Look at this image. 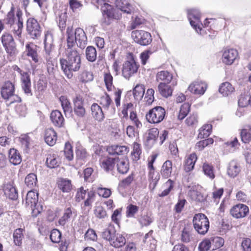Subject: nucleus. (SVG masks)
Masks as SVG:
<instances>
[{
    "label": "nucleus",
    "mask_w": 251,
    "mask_h": 251,
    "mask_svg": "<svg viewBox=\"0 0 251 251\" xmlns=\"http://www.w3.org/2000/svg\"><path fill=\"white\" fill-rule=\"evenodd\" d=\"M66 58H60L59 63L61 70L68 78L73 76V72L79 70L81 65V56L75 49L66 48L65 51Z\"/></svg>",
    "instance_id": "nucleus-1"
},
{
    "label": "nucleus",
    "mask_w": 251,
    "mask_h": 251,
    "mask_svg": "<svg viewBox=\"0 0 251 251\" xmlns=\"http://www.w3.org/2000/svg\"><path fill=\"white\" fill-rule=\"evenodd\" d=\"M67 48L74 49L75 44L80 49H84L87 43V37L83 29L77 28L74 32L72 27H68L66 31Z\"/></svg>",
    "instance_id": "nucleus-2"
},
{
    "label": "nucleus",
    "mask_w": 251,
    "mask_h": 251,
    "mask_svg": "<svg viewBox=\"0 0 251 251\" xmlns=\"http://www.w3.org/2000/svg\"><path fill=\"white\" fill-rule=\"evenodd\" d=\"M15 8L12 6L10 10L8 12L6 18V23L13 25V32L18 38L21 37L23 28L24 20L23 13L20 8H18L15 16Z\"/></svg>",
    "instance_id": "nucleus-3"
},
{
    "label": "nucleus",
    "mask_w": 251,
    "mask_h": 251,
    "mask_svg": "<svg viewBox=\"0 0 251 251\" xmlns=\"http://www.w3.org/2000/svg\"><path fill=\"white\" fill-rule=\"evenodd\" d=\"M38 193L33 190L28 192L25 199V204L26 207L30 208L33 216H37L43 209L42 206H39L38 201Z\"/></svg>",
    "instance_id": "nucleus-4"
},
{
    "label": "nucleus",
    "mask_w": 251,
    "mask_h": 251,
    "mask_svg": "<svg viewBox=\"0 0 251 251\" xmlns=\"http://www.w3.org/2000/svg\"><path fill=\"white\" fill-rule=\"evenodd\" d=\"M12 68L14 71L18 72L20 75L21 86L24 93L27 96H32L33 93L29 74L28 72L23 71L16 65H13Z\"/></svg>",
    "instance_id": "nucleus-5"
},
{
    "label": "nucleus",
    "mask_w": 251,
    "mask_h": 251,
    "mask_svg": "<svg viewBox=\"0 0 251 251\" xmlns=\"http://www.w3.org/2000/svg\"><path fill=\"white\" fill-rule=\"evenodd\" d=\"M193 224L194 229L200 234H205L209 228V220L202 213L195 215L193 219Z\"/></svg>",
    "instance_id": "nucleus-6"
},
{
    "label": "nucleus",
    "mask_w": 251,
    "mask_h": 251,
    "mask_svg": "<svg viewBox=\"0 0 251 251\" xmlns=\"http://www.w3.org/2000/svg\"><path fill=\"white\" fill-rule=\"evenodd\" d=\"M100 9L102 15V23L106 25H109L113 20H118L120 18V15L116 12V10L107 3H104Z\"/></svg>",
    "instance_id": "nucleus-7"
},
{
    "label": "nucleus",
    "mask_w": 251,
    "mask_h": 251,
    "mask_svg": "<svg viewBox=\"0 0 251 251\" xmlns=\"http://www.w3.org/2000/svg\"><path fill=\"white\" fill-rule=\"evenodd\" d=\"M187 15L191 25L199 34L203 35L204 32L201 26L202 24L201 23V13L199 10L196 8L189 9Z\"/></svg>",
    "instance_id": "nucleus-8"
},
{
    "label": "nucleus",
    "mask_w": 251,
    "mask_h": 251,
    "mask_svg": "<svg viewBox=\"0 0 251 251\" xmlns=\"http://www.w3.org/2000/svg\"><path fill=\"white\" fill-rule=\"evenodd\" d=\"M139 64L133 57L126 61L123 64L122 75L126 79L129 78L137 74L139 68Z\"/></svg>",
    "instance_id": "nucleus-9"
},
{
    "label": "nucleus",
    "mask_w": 251,
    "mask_h": 251,
    "mask_svg": "<svg viewBox=\"0 0 251 251\" xmlns=\"http://www.w3.org/2000/svg\"><path fill=\"white\" fill-rule=\"evenodd\" d=\"M165 110L161 106H156L147 113V120L150 123L158 124L163 120L165 115Z\"/></svg>",
    "instance_id": "nucleus-10"
},
{
    "label": "nucleus",
    "mask_w": 251,
    "mask_h": 251,
    "mask_svg": "<svg viewBox=\"0 0 251 251\" xmlns=\"http://www.w3.org/2000/svg\"><path fill=\"white\" fill-rule=\"evenodd\" d=\"M27 34L33 39H38L41 34V27L37 21L33 18L27 19L26 24Z\"/></svg>",
    "instance_id": "nucleus-11"
},
{
    "label": "nucleus",
    "mask_w": 251,
    "mask_h": 251,
    "mask_svg": "<svg viewBox=\"0 0 251 251\" xmlns=\"http://www.w3.org/2000/svg\"><path fill=\"white\" fill-rule=\"evenodd\" d=\"M131 36L136 43L142 46L148 45L152 41L150 33L144 30H136L133 31Z\"/></svg>",
    "instance_id": "nucleus-12"
},
{
    "label": "nucleus",
    "mask_w": 251,
    "mask_h": 251,
    "mask_svg": "<svg viewBox=\"0 0 251 251\" xmlns=\"http://www.w3.org/2000/svg\"><path fill=\"white\" fill-rule=\"evenodd\" d=\"M1 43L7 53L11 55L15 53L16 48L12 35L7 33L3 34L1 37Z\"/></svg>",
    "instance_id": "nucleus-13"
},
{
    "label": "nucleus",
    "mask_w": 251,
    "mask_h": 251,
    "mask_svg": "<svg viewBox=\"0 0 251 251\" xmlns=\"http://www.w3.org/2000/svg\"><path fill=\"white\" fill-rule=\"evenodd\" d=\"M74 112L75 115L79 118L85 116L86 110L84 107V100L80 96H77L73 99Z\"/></svg>",
    "instance_id": "nucleus-14"
},
{
    "label": "nucleus",
    "mask_w": 251,
    "mask_h": 251,
    "mask_svg": "<svg viewBox=\"0 0 251 251\" xmlns=\"http://www.w3.org/2000/svg\"><path fill=\"white\" fill-rule=\"evenodd\" d=\"M177 85L176 80H173L171 85L166 82H160L158 85L159 94L164 98H168L172 95L174 88Z\"/></svg>",
    "instance_id": "nucleus-15"
},
{
    "label": "nucleus",
    "mask_w": 251,
    "mask_h": 251,
    "mask_svg": "<svg viewBox=\"0 0 251 251\" xmlns=\"http://www.w3.org/2000/svg\"><path fill=\"white\" fill-rule=\"evenodd\" d=\"M249 212V207L244 204H236L230 210L231 215L237 219L245 217Z\"/></svg>",
    "instance_id": "nucleus-16"
},
{
    "label": "nucleus",
    "mask_w": 251,
    "mask_h": 251,
    "mask_svg": "<svg viewBox=\"0 0 251 251\" xmlns=\"http://www.w3.org/2000/svg\"><path fill=\"white\" fill-rule=\"evenodd\" d=\"M238 56L236 50L234 49H226L223 52L222 61L226 65H231Z\"/></svg>",
    "instance_id": "nucleus-17"
},
{
    "label": "nucleus",
    "mask_w": 251,
    "mask_h": 251,
    "mask_svg": "<svg viewBox=\"0 0 251 251\" xmlns=\"http://www.w3.org/2000/svg\"><path fill=\"white\" fill-rule=\"evenodd\" d=\"M39 47L33 43H28L25 45V52L26 55L30 57L35 63H39L40 57L38 53Z\"/></svg>",
    "instance_id": "nucleus-18"
},
{
    "label": "nucleus",
    "mask_w": 251,
    "mask_h": 251,
    "mask_svg": "<svg viewBox=\"0 0 251 251\" xmlns=\"http://www.w3.org/2000/svg\"><path fill=\"white\" fill-rule=\"evenodd\" d=\"M207 88L206 83L201 81H195L189 86L188 90L195 95H203Z\"/></svg>",
    "instance_id": "nucleus-19"
},
{
    "label": "nucleus",
    "mask_w": 251,
    "mask_h": 251,
    "mask_svg": "<svg viewBox=\"0 0 251 251\" xmlns=\"http://www.w3.org/2000/svg\"><path fill=\"white\" fill-rule=\"evenodd\" d=\"M14 85L9 81L5 82L1 88V97L5 100H9L10 98L14 96Z\"/></svg>",
    "instance_id": "nucleus-20"
},
{
    "label": "nucleus",
    "mask_w": 251,
    "mask_h": 251,
    "mask_svg": "<svg viewBox=\"0 0 251 251\" xmlns=\"http://www.w3.org/2000/svg\"><path fill=\"white\" fill-rule=\"evenodd\" d=\"M75 213V209L71 206L65 208L63 211L62 216L58 220V224L60 226H64L71 220Z\"/></svg>",
    "instance_id": "nucleus-21"
},
{
    "label": "nucleus",
    "mask_w": 251,
    "mask_h": 251,
    "mask_svg": "<svg viewBox=\"0 0 251 251\" xmlns=\"http://www.w3.org/2000/svg\"><path fill=\"white\" fill-rule=\"evenodd\" d=\"M50 119L52 124L58 127H63L65 120L62 113L58 110H53L50 115Z\"/></svg>",
    "instance_id": "nucleus-22"
},
{
    "label": "nucleus",
    "mask_w": 251,
    "mask_h": 251,
    "mask_svg": "<svg viewBox=\"0 0 251 251\" xmlns=\"http://www.w3.org/2000/svg\"><path fill=\"white\" fill-rule=\"evenodd\" d=\"M159 135V130L156 128H152L149 129L148 135L147 137L145 145L148 148H151L156 142Z\"/></svg>",
    "instance_id": "nucleus-23"
},
{
    "label": "nucleus",
    "mask_w": 251,
    "mask_h": 251,
    "mask_svg": "<svg viewBox=\"0 0 251 251\" xmlns=\"http://www.w3.org/2000/svg\"><path fill=\"white\" fill-rule=\"evenodd\" d=\"M3 191L5 196L9 199L14 200L18 198V192L15 187L13 186V183L9 182L4 184Z\"/></svg>",
    "instance_id": "nucleus-24"
},
{
    "label": "nucleus",
    "mask_w": 251,
    "mask_h": 251,
    "mask_svg": "<svg viewBox=\"0 0 251 251\" xmlns=\"http://www.w3.org/2000/svg\"><path fill=\"white\" fill-rule=\"evenodd\" d=\"M173 80H176L173 78V75L168 71H158L156 75V80L160 82H166L169 84L173 82Z\"/></svg>",
    "instance_id": "nucleus-25"
},
{
    "label": "nucleus",
    "mask_w": 251,
    "mask_h": 251,
    "mask_svg": "<svg viewBox=\"0 0 251 251\" xmlns=\"http://www.w3.org/2000/svg\"><path fill=\"white\" fill-rule=\"evenodd\" d=\"M92 117L98 122L103 121L105 117L101 107L96 103H94L91 106Z\"/></svg>",
    "instance_id": "nucleus-26"
},
{
    "label": "nucleus",
    "mask_w": 251,
    "mask_h": 251,
    "mask_svg": "<svg viewBox=\"0 0 251 251\" xmlns=\"http://www.w3.org/2000/svg\"><path fill=\"white\" fill-rule=\"evenodd\" d=\"M107 151L108 153L111 155H124L128 152L129 150L128 148L125 146L113 145L108 147Z\"/></svg>",
    "instance_id": "nucleus-27"
},
{
    "label": "nucleus",
    "mask_w": 251,
    "mask_h": 251,
    "mask_svg": "<svg viewBox=\"0 0 251 251\" xmlns=\"http://www.w3.org/2000/svg\"><path fill=\"white\" fill-rule=\"evenodd\" d=\"M45 141L50 146H53L57 140V134L52 128H49L45 132Z\"/></svg>",
    "instance_id": "nucleus-28"
},
{
    "label": "nucleus",
    "mask_w": 251,
    "mask_h": 251,
    "mask_svg": "<svg viewBox=\"0 0 251 251\" xmlns=\"http://www.w3.org/2000/svg\"><path fill=\"white\" fill-rule=\"evenodd\" d=\"M194 239L193 229L189 226H185L181 231L180 240L183 243H188Z\"/></svg>",
    "instance_id": "nucleus-29"
},
{
    "label": "nucleus",
    "mask_w": 251,
    "mask_h": 251,
    "mask_svg": "<svg viewBox=\"0 0 251 251\" xmlns=\"http://www.w3.org/2000/svg\"><path fill=\"white\" fill-rule=\"evenodd\" d=\"M241 171V167L239 163L232 160L228 164L227 170V175L232 178L237 176Z\"/></svg>",
    "instance_id": "nucleus-30"
},
{
    "label": "nucleus",
    "mask_w": 251,
    "mask_h": 251,
    "mask_svg": "<svg viewBox=\"0 0 251 251\" xmlns=\"http://www.w3.org/2000/svg\"><path fill=\"white\" fill-rule=\"evenodd\" d=\"M116 163L117 164V171L121 174H126L129 170V163L126 158H116Z\"/></svg>",
    "instance_id": "nucleus-31"
},
{
    "label": "nucleus",
    "mask_w": 251,
    "mask_h": 251,
    "mask_svg": "<svg viewBox=\"0 0 251 251\" xmlns=\"http://www.w3.org/2000/svg\"><path fill=\"white\" fill-rule=\"evenodd\" d=\"M44 48L46 54L50 55V53L53 48V39L52 34L47 32L45 35L44 41Z\"/></svg>",
    "instance_id": "nucleus-32"
},
{
    "label": "nucleus",
    "mask_w": 251,
    "mask_h": 251,
    "mask_svg": "<svg viewBox=\"0 0 251 251\" xmlns=\"http://www.w3.org/2000/svg\"><path fill=\"white\" fill-rule=\"evenodd\" d=\"M116 158L107 157L103 159L100 162L101 167L106 172L112 171L116 164Z\"/></svg>",
    "instance_id": "nucleus-33"
},
{
    "label": "nucleus",
    "mask_w": 251,
    "mask_h": 251,
    "mask_svg": "<svg viewBox=\"0 0 251 251\" xmlns=\"http://www.w3.org/2000/svg\"><path fill=\"white\" fill-rule=\"evenodd\" d=\"M9 159L11 163L17 165L22 161L21 156L19 151L15 149H11L9 151Z\"/></svg>",
    "instance_id": "nucleus-34"
},
{
    "label": "nucleus",
    "mask_w": 251,
    "mask_h": 251,
    "mask_svg": "<svg viewBox=\"0 0 251 251\" xmlns=\"http://www.w3.org/2000/svg\"><path fill=\"white\" fill-rule=\"evenodd\" d=\"M161 174L165 178H169L172 173V162L171 160H166L162 165L161 169Z\"/></svg>",
    "instance_id": "nucleus-35"
},
{
    "label": "nucleus",
    "mask_w": 251,
    "mask_h": 251,
    "mask_svg": "<svg viewBox=\"0 0 251 251\" xmlns=\"http://www.w3.org/2000/svg\"><path fill=\"white\" fill-rule=\"evenodd\" d=\"M62 108L66 116L70 115L72 113V108L69 100L66 96H61L59 98Z\"/></svg>",
    "instance_id": "nucleus-36"
},
{
    "label": "nucleus",
    "mask_w": 251,
    "mask_h": 251,
    "mask_svg": "<svg viewBox=\"0 0 251 251\" xmlns=\"http://www.w3.org/2000/svg\"><path fill=\"white\" fill-rule=\"evenodd\" d=\"M197 160V156L196 153H193L189 155L186 160L184 164V170L186 172L192 171L194 168L195 164Z\"/></svg>",
    "instance_id": "nucleus-37"
},
{
    "label": "nucleus",
    "mask_w": 251,
    "mask_h": 251,
    "mask_svg": "<svg viewBox=\"0 0 251 251\" xmlns=\"http://www.w3.org/2000/svg\"><path fill=\"white\" fill-rule=\"evenodd\" d=\"M116 234V231L114 226L110 225L107 228L104 229V231L102 232L101 235L104 239L108 241L110 243Z\"/></svg>",
    "instance_id": "nucleus-38"
},
{
    "label": "nucleus",
    "mask_w": 251,
    "mask_h": 251,
    "mask_svg": "<svg viewBox=\"0 0 251 251\" xmlns=\"http://www.w3.org/2000/svg\"><path fill=\"white\" fill-rule=\"evenodd\" d=\"M241 141L244 143H249L251 141V126L247 125L241 130Z\"/></svg>",
    "instance_id": "nucleus-39"
},
{
    "label": "nucleus",
    "mask_w": 251,
    "mask_h": 251,
    "mask_svg": "<svg viewBox=\"0 0 251 251\" xmlns=\"http://www.w3.org/2000/svg\"><path fill=\"white\" fill-rule=\"evenodd\" d=\"M234 87L228 82H223L220 85L219 91L223 96H227L234 91Z\"/></svg>",
    "instance_id": "nucleus-40"
},
{
    "label": "nucleus",
    "mask_w": 251,
    "mask_h": 251,
    "mask_svg": "<svg viewBox=\"0 0 251 251\" xmlns=\"http://www.w3.org/2000/svg\"><path fill=\"white\" fill-rule=\"evenodd\" d=\"M57 183L58 188L64 193L69 192L72 189L71 181L69 179L60 178Z\"/></svg>",
    "instance_id": "nucleus-41"
},
{
    "label": "nucleus",
    "mask_w": 251,
    "mask_h": 251,
    "mask_svg": "<svg viewBox=\"0 0 251 251\" xmlns=\"http://www.w3.org/2000/svg\"><path fill=\"white\" fill-rule=\"evenodd\" d=\"M115 4L118 8L127 14H130L131 5L126 0H116Z\"/></svg>",
    "instance_id": "nucleus-42"
},
{
    "label": "nucleus",
    "mask_w": 251,
    "mask_h": 251,
    "mask_svg": "<svg viewBox=\"0 0 251 251\" xmlns=\"http://www.w3.org/2000/svg\"><path fill=\"white\" fill-rule=\"evenodd\" d=\"M126 243L125 238L122 234L116 233L110 244L115 248H120L124 246Z\"/></svg>",
    "instance_id": "nucleus-43"
},
{
    "label": "nucleus",
    "mask_w": 251,
    "mask_h": 251,
    "mask_svg": "<svg viewBox=\"0 0 251 251\" xmlns=\"http://www.w3.org/2000/svg\"><path fill=\"white\" fill-rule=\"evenodd\" d=\"M25 183L27 187L33 189L37 185V178L34 173L27 175L25 179Z\"/></svg>",
    "instance_id": "nucleus-44"
},
{
    "label": "nucleus",
    "mask_w": 251,
    "mask_h": 251,
    "mask_svg": "<svg viewBox=\"0 0 251 251\" xmlns=\"http://www.w3.org/2000/svg\"><path fill=\"white\" fill-rule=\"evenodd\" d=\"M85 55L87 60L91 62H94L97 59V52L93 46H88L85 50Z\"/></svg>",
    "instance_id": "nucleus-45"
},
{
    "label": "nucleus",
    "mask_w": 251,
    "mask_h": 251,
    "mask_svg": "<svg viewBox=\"0 0 251 251\" xmlns=\"http://www.w3.org/2000/svg\"><path fill=\"white\" fill-rule=\"evenodd\" d=\"M145 94V87L143 84H137L133 90V95L136 100H140Z\"/></svg>",
    "instance_id": "nucleus-46"
},
{
    "label": "nucleus",
    "mask_w": 251,
    "mask_h": 251,
    "mask_svg": "<svg viewBox=\"0 0 251 251\" xmlns=\"http://www.w3.org/2000/svg\"><path fill=\"white\" fill-rule=\"evenodd\" d=\"M212 126L211 124L203 125L199 130L198 138L203 139L207 138L211 133Z\"/></svg>",
    "instance_id": "nucleus-47"
},
{
    "label": "nucleus",
    "mask_w": 251,
    "mask_h": 251,
    "mask_svg": "<svg viewBox=\"0 0 251 251\" xmlns=\"http://www.w3.org/2000/svg\"><path fill=\"white\" fill-rule=\"evenodd\" d=\"M24 229L22 228H17L15 230L13 233L14 242L16 246H20L22 244V240L24 238Z\"/></svg>",
    "instance_id": "nucleus-48"
},
{
    "label": "nucleus",
    "mask_w": 251,
    "mask_h": 251,
    "mask_svg": "<svg viewBox=\"0 0 251 251\" xmlns=\"http://www.w3.org/2000/svg\"><path fill=\"white\" fill-rule=\"evenodd\" d=\"M210 242L211 243V250H215L220 248L224 245V240L220 237L214 236L211 237L210 238Z\"/></svg>",
    "instance_id": "nucleus-49"
},
{
    "label": "nucleus",
    "mask_w": 251,
    "mask_h": 251,
    "mask_svg": "<svg viewBox=\"0 0 251 251\" xmlns=\"http://www.w3.org/2000/svg\"><path fill=\"white\" fill-rule=\"evenodd\" d=\"M202 171L204 175L210 179H213L215 178L214 168L212 165L207 163H204L202 165Z\"/></svg>",
    "instance_id": "nucleus-50"
},
{
    "label": "nucleus",
    "mask_w": 251,
    "mask_h": 251,
    "mask_svg": "<svg viewBox=\"0 0 251 251\" xmlns=\"http://www.w3.org/2000/svg\"><path fill=\"white\" fill-rule=\"evenodd\" d=\"M30 138L27 134L22 135L19 138V141L21 144V146L23 150L27 152L29 147Z\"/></svg>",
    "instance_id": "nucleus-51"
},
{
    "label": "nucleus",
    "mask_w": 251,
    "mask_h": 251,
    "mask_svg": "<svg viewBox=\"0 0 251 251\" xmlns=\"http://www.w3.org/2000/svg\"><path fill=\"white\" fill-rule=\"evenodd\" d=\"M67 19V14L66 12L61 13L56 18L58 25L61 31L64 30L66 27Z\"/></svg>",
    "instance_id": "nucleus-52"
},
{
    "label": "nucleus",
    "mask_w": 251,
    "mask_h": 251,
    "mask_svg": "<svg viewBox=\"0 0 251 251\" xmlns=\"http://www.w3.org/2000/svg\"><path fill=\"white\" fill-rule=\"evenodd\" d=\"M189 195L193 200L198 202H203L206 199L203 194L197 190L190 191Z\"/></svg>",
    "instance_id": "nucleus-53"
},
{
    "label": "nucleus",
    "mask_w": 251,
    "mask_h": 251,
    "mask_svg": "<svg viewBox=\"0 0 251 251\" xmlns=\"http://www.w3.org/2000/svg\"><path fill=\"white\" fill-rule=\"evenodd\" d=\"M80 80L82 82H88L93 80V73L87 70L83 71L79 76Z\"/></svg>",
    "instance_id": "nucleus-54"
},
{
    "label": "nucleus",
    "mask_w": 251,
    "mask_h": 251,
    "mask_svg": "<svg viewBox=\"0 0 251 251\" xmlns=\"http://www.w3.org/2000/svg\"><path fill=\"white\" fill-rule=\"evenodd\" d=\"M134 179V176L132 174L129 175L127 177L124 179L119 184V188L120 189H125L127 188Z\"/></svg>",
    "instance_id": "nucleus-55"
},
{
    "label": "nucleus",
    "mask_w": 251,
    "mask_h": 251,
    "mask_svg": "<svg viewBox=\"0 0 251 251\" xmlns=\"http://www.w3.org/2000/svg\"><path fill=\"white\" fill-rule=\"evenodd\" d=\"M46 163L48 167L50 168H54L59 166V161L54 155H48L46 159Z\"/></svg>",
    "instance_id": "nucleus-56"
},
{
    "label": "nucleus",
    "mask_w": 251,
    "mask_h": 251,
    "mask_svg": "<svg viewBox=\"0 0 251 251\" xmlns=\"http://www.w3.org/2000/svg\"><path fill=\"white\" fill-rule=\"evenodd\" d=\"M61 233L57 229H52L50 233V238L51 241L54 243H59L61 238Z\"/></svg>",
    "instance_id": "nucleus-57"
},
{
    "label": "nucleus",
    "mask_w": 251,
    "mask_h": 251,
    "mask_svg": "<svg viewBox=\"0 0 251 251\" xmlns=\"http://www.w3.org/2000/svg\"><path fill=\"white\" fill-rule=\"evenodd\" d=\"M64 153L66 158L69 160H72L74 158L72 147L69 142L66 143L65 145Z\"/></svg>",
    "instance_id": "nucleus-58"
},
{
    "label": "nucleus",
    "mask_w": 251,
    "mask_h": 251,
    "mask_svg": "<svg viewBox=\"0 0 251 251\" xmlns=\"http://www.w3.org/2000/svg\"><path fill=\"white\" fill-rule=\"evenodd\" d=\"M112 102V100L107 93H106L105 95L101 97L100 100V104L104 108L106 109L109 108Z\"/></svg>",
    "instance_id": "nucleus-59"
},
{
    "label": "nucleus",
    "mask_w": 251,
    "mask_h": 251,
    "mask_svg": "<svg viewBox=\"0 0 251 251\" xmlns=\"http://www.w3.org/2000/svg\"><path fill=\"white\" fill-rule=\"evenodd\" d=\"M190 106L189 103H184L180 108L178 115V119L180 120H183L188 114L190 110Z\"/></svg>",
    "instance_id": "nucleus-60"
},
{
    "label": "nucleus",
    "mask_w": 251,
    "mask_h": 251,
    "mask_svg": "<svg viewBox=\"0 0 251 251\" xmlns=\"http://www.w3.org/2000/svg\"><path fill=\"white\" fill-rule=\"evenodd\" d=\"M174 182L173 180L170 179H168L164 184V186L166 187V189L159 194V196L160 197H164L167 196L173 189L174 187Z\"/></svg>",
    "instance_id": "nucleus-61"
},
{
    "label": "nucleus",
    "mask_w": 251,
    "mask_h": 251,
    "mask_svg": "<svg viewBox=\"0 0 251 251\" xmlns=\"http://www.w3.org/2000/svg\"><path fill=\"white\" fill-rule=\"evenodd\" d=\"M199 251H208L211 249V243L209 238L203 240L199 245Z\"/></svg>",
    "instance_id": "nucleus-62"
},
{
    "label": "nucleus",
    "mask_w": 251,
    "mask_h": 251,
    "mask_svg": "<svg viewBox=\"0 0 251 251\" xmlns=\"http://www.w3.org/2000/svg\"><path fill=\"white\" fill-rule=\"evenodd\" d=\"M142 153V150L141 148V145L135 142L133 144V151H132L131 154L134 157V159L138 160L140 159V155Z\"/></svg>",
    "instance_id": "nucleus-63"
},
{
    "label": "nucleus",
    "mask_w": 251,
    "mask_h": 251,
    "mask_svg": "<svg viewBox=\"0 0 251 251\" xmlns=\"http://www.w3.org/2000/svg\"><path fill=\"white\" fill-rule=\"evenodd\" d=\"M139 208L137 206L130 204L126 208V215L127 217H133L138 212Z\"/></svg>",
    "instance_id": "nucleus-64"
}]
</instances>
